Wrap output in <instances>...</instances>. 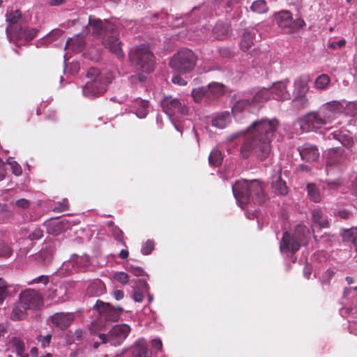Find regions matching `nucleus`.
Wrapping results in <instances>:
<instances>
[{
  "mask_svg": "<svg viewBox=\"0 0 357 357\" xmlns=\"http://www.w3.org/2000/svg\"><path fill=\"white\" fill-rule=\"evenodd\" d=\"M279 127L280 122L276 118L264 117L253 121L245 130L231 135L227 139L232 141L245 135V141L241 148V156L248 158L255 154L257 158L263 160L271 154V143Z\"/></svg>",
  "mask_w": 357,
  "mask_h": 357,
  "instance_id": "obj_1",
  "label": "nucleus"
},
{
  "mask_svg": "<svg viewBox=\"0 0 357 357\" xmlns=\"http://www.w3.org/2000/svg\"><path fill=\"white\" fill-rule=\"evenodd\" d=\"M343 101L332 100L321 105L318 110L312 111L299 118L296 123L303 132L315 131L331 123L344 111Z\"/></svg>",
  "mask_w": 357,
  "mask_h": 357,
  "instance_id": "obj_2",
  "label": "nucleus"
},
{
  "mask_svg": "<svg viewBox=\"0 0 357 357\" xmlns=\"http://www.w3.org/2000/svg\"><path fill=\"white\" fill-rule=\"evenodd\" d=\"M87 19L88 24L92 28L93 34L96 36L105 35L102 45L109 52L115 54L118 58L123 57L124 54L121 48V43L118 38V31L114 24L105 21L103 22L99 19H92L91 17L84 16V20Z\"/></svg>",
  "mask_w": 357,
  "mask_h": 357,
  "instance_id": "obj_3",
  "label": "nucleus"
},
{
  "mask_svg": "<svg viewBox=\"0 0 357 357\" xmlns=\"http://www.w3.org/2000/svg\"><path fill=\"white\" fill-rule=\"evenodd\" d=\"M232 191L238 204L244 208L251 201L261 204L266 200L263 187L258 180H241L232 185Z\"/></svg>",
  "mask_w": 357,
  "mask_h": 357,
  "instance_id": "obj_4",
  "label": "nucleus"
},
{
  "mask_svg": "<svg viewBox=\"0 0 357 357\" xmlns=\"http://www.w3.org/2000/svg\"><path fill=\"white\" fill-rule=\"evenodd\" d=\"M310 231L305 225H297L293 234L285 232L280 243L281 252H296L301 245L307 243Z\"/></svg>",
  "mask_w": 357,
  "mask_h": 357,
  "instance_id": "obj_5",
  "label": "nucleus"
},
{
  "mask_svg": "<svg viewBox=\"0 0 357 357\" xmlns=\"http://www.w3.org/2000/svg\"><path fill=\"white\" fill-rule=\"evenodd\" d=\"M129 58L132 64L137 70L147 73L154 70V56L146 45H141L132 49L130 52Z\"/></svg>",
  "mask_w": 357,
  "mask_h": 357,
  "instance_id": "obj_6",
  "label": "nucleus"
},
{
  "mask_svg": "<svg viewBox=\"0 0 357 357\" xmlns=\"http://www.w3.org/2000/svg\"><path fill=\"white\" fill-rule=\"evenodd\" d=\"M86 76L91 80L82 88L84 96L88 98H93L106 91V86L110 82V80L108 77L100 73L98 69L96 68H89Z\"/></svg>",
  "mask_w": 357,
  "mask_h": 357,
  "instance_id": "obj_7",
  "label": "nucleus"
},
{
  "mask_svg": "<svg viewBox=\"0 0 357 357\" xmlns=\"http://www.w3.org/2000/svg\"><path fill=\"white\" fill-rule=\"evenodd\" d=\"M197 60V56L192 50L183 48L173 55L169 66L176 72L186 74L194 70Z\"/></svg>",
  "mask_w": 357,
  "mask_h": 357,
  "instance_id": "obj_8",
  "label": "nucleus"
},
{
  "mask_svg": "<svg viewBox=\"0 0 357 357\" xmlns=\"http://www.w3.org/2000/svg\"><path fill=\"white\" fill-rule=\"evenodd\" d=\"M161 106L163 111L171 119L175 129L179 132L182 133L183 130V126L181 123L172 119V116L176 114H188V107L184 104L181 103L178 98H173L172 96L165 97L161 101Z\"/></svg>",
  "mask_w": 357,
  "mask_h": 357,
  "instance_id": "obj_9",
  "label": "nucleus"
},
{
  "mask_svg": "<svg viewBox=\"0 0 357 357\" xmlns=\"http://www.w3.org/2000/svg\"><path fill=\"white\" fill-rule=\"evenodd\" d=\"M131 331L130 326L127 324H121L114 326L107 333H99L98 337L101 343H108L112 346H119L128 336Z\"/></svg>",
  "mask_w": 357,
  "mask_h": 357,
  "instance_id": "obj_10",
  "label": "nucleus"
},
{
  "mask_svg": "<svg viewBox=\"0 0 357 357\" xmlns=\"http://www.w3.org/2000/svg\"><path fill=\"white\" fill-rule=\"evenodd\" d=\"M275 20L278 26L286 33H293L305 24L301 19L293 20L291 13L288 10H281L275 13Z\"/></svg>",
  "mask_w": 357,
  "mask_h": 357,
  "instance_id": "obj_11",
  "label": "nucleus"
},
{
  "mask_svg": "<svg viewBox=\"0 0 357 357\" xmlns=\"http://www.w3.org/2000/svg\"><path fill=\"white\" fill-rule=\"evenodd\" d=\"M20 301L24 310H36L43 303L40 293L33 289H26L20 294Z\"/></svg>",
  "mask_w": 357,
  "mask_h": 357,
  "instance_id": "obj_12",
  "label": "nucleus"
},
{
  "mask_svg": "<svg viewBox=\"0 0 357 357\" xmlns=\"http://www.w3.org/2000/svg\"><path fill=\"white\" fill-rule=\"evenodd\" d=\"M245 93L255 110L260 109L267 100L271 99L269 89L264 87L252 89Z\"/></svg>",
  "mask_w": 357,
  "mask_h": 357,
  "instance_id": "obj_13",
  "label": "nucleus"
},
{
  "mask_svg": "<svg viewBox=\"0 0 357 357\" xmlns=\"http://www.w3.org/2000/svg\"><path fill=\"white\" fill-rule=\"evenodd\" d=\"M308 82L307 76H301L294 81V95L295 99L301 102L303 107L308 106V100L305 97L309 89Z\"/></svg>",
  "mask_w": 357,
  "mask_h": 357,
  "instance_id": "obj_14",
  "label": "nucleus"
},
{
  "mask_svg": "<svg viewBox=\"0 0 357 357\" xmlns=\"http://www.w3.org/2000/svg\"><path fill=\"white\" fill-rule=\"evenodd\" d=\"M75 319L73 312H56L49 317L48 322L53 327L64 330L74 321Z\"/></svg>",
  "mask_w": 357,
  "mask_h": 357,
  "instance_id": "obj_15",
  "label": "nucleus"
},
{
  "mask_svg": "<svg viewBox=\"0 0 357 357\" xmlns=\"http://www.w3.org/2000/svg\"><path fill=\"white\" fill-rule=\"evenodd\" d=\"M38 32V29L34 28H22L20 27L17 31L10 33V28H6L7 36L10 41L19 43L20 40H24V42H28L33 39Z\"/></svg>",
  "mask_w": 357,
  "mask_h": 357,
  "instance_id": "obj_16",
  "label": "nucleus"
},
{
  "mask_svg": "<svg viewBox=\"0 0 357 357\" xmlns=\"http://www.w3.org/2000/svg\"><path fill=\"white\" fill-rule=\"evenodd\" d=\"M288 80L277 82L273 84L268 89L270 91V98L278 100H287L291 98V94L287 90Z\"/></svg>",
  "mask_w": 357,
  "mask_h": 357,
  "instance_id": "obj_17",
  "label": "nucleus"
},
{
  "mask_svg": "<svg viewBox=\"0 0 357 357\" xmlns=\"http://www.w3.org/2000/svg\"><path fill=\"white\" fill-rule=\"evenodd\" d=\"M130 357H151L152 351L148 349L144 338L137 339L132 344Z\"/></svg>",
  "mask_w": 357,
  "mask_h": 357,
  "instance_id": "obj_18",
  "label": "nucleus"
},
{
  "mask_svg": "<svg viewBox=\"0 0 357 357\" xmlns=\"http://www.w3.org/2000/svg\"><path fill=\"white\" fill-rule=\"evenodd\" d=\"M245 111H248V112L255 111V109L251 106L250 102L245 93L243 94V98L238 99L234 103L231 108L232 114L236 119Z\"/></svg>",
  "mask_w": 357,
  "mask_h": 357,
  "instance_id": "obj_19",
  "label": "nucleus"
},
{
  "mask_svg": "<svg viewBox=\"0 0 357 357\" xmlns=\"http://www.w3.org/2000/svg\"><path fill=\"white\" fill-rule=\"evenodd\" d=\"M89 33V29L86 27L81 33L75 35L68 39L66 43V48L73 52H79L83 50L84 42L83 37Z\"/></svg>",
  "mask_w": 357,
  "mask_h": 357,
  "instance_id": "obj_20",
  "label": "nucleus"
},
{
  "mask_svg": "<svg viewBox=\"0 0 357 357\" xmlns=\"http://www.w3.org/2000/svg\"><path fill=\"white\" fill-rule=\"evenodd\" d=\"M342 155V149L339 147L328 149L324 153V156L326 158L327 174H328L330 166L341 162Z\"/></svg>",
  "mask_w": 357,
  "mask_h": 357,
  "instance_id": "obj_21",
  "label": "nucleus"
},
{
  "mask_svg": "<svg viewBox=\"0 0 357 357\" xmlns=\"http://www.w3.org/2000/svg\"><path fill=\"white\" fill-rule=\"evenodd\" d=\"M301 157L306 161H314L318 158L319 155L317 148L310 144H305L298 149Z\"/></svg>",
  "mask_w": 357,
  "mask_h": 357,
  "instance_id": "obj_22",
  "label": "nucleus"
},
{
  "mask_svg": "<svg viewBox=\"0 0 357 357\" xmlns=\"http://www.w3.org/2000/svg\"><path fill=\"white\" fill-rule=\"evenodd\" d=\"M329 140H336L342 146L349 148L353 144V139L351 135L347 131L336 130L328 135Z\"/></svg>",
  "mask_w": 357,
  "mask_h": 357,
  "instance_id": "obj_23",
  "label": "nucleus"
},
{
  "mask_svg": "<svg viewBox=\"0 0 357 357\" xmlns=\"http://www.w3.org/2000/svg\"><path fill=\"white\" fill-rule=\"evenodd\" d=\"M329 140H336L342 146L349 148L353 144V139L351 135L347 131L336 130L328 135Z\"/></svg>",
  "mask_w": 357,
  "mask_h": 357,
  "instance_id": "obj_24",
  "label": "nucleus"
},
{
  "mask_svg": "<svg viewBox=\"0 0 357 357\" xmlns=\"http://www.w3.org/2000/svg\"><path fill=\"white\" fill-rule=\"evenodd\" d=\"M66 293L65 285H54L49 289L47 296L55 303H63L67 299Z\"/></svg>",
  "mask_w": 357,
  "mask_h": 357,
  "instance_id": "obj_25",
  "label": "nucleus"
},
{
  "mask_svg": "<svg viewBox=\"0 0 357 357\" xmlns=\"http://www.w3.org/2000/svg\"><path fill=\"white\" fill-rule=\"evenodd\" d=\"M207 88V101L213 102L225 93V86L218 82H212L206 86Z\"/></svg>",
  "mask_w": 357,
  "mask_h": 357,
  "instance_id": "obj_26",
  "label": "nucleus"
},
{
  "mask_svg": "<svg viewBox=\"0 0 357 357\" xmlns=\"http://www.w3.org/2000/svg\"><path fill=\"white\" fill-rule=\"evenodd\" d=\"M271 187L274 193L277 195H284L287 194L286 183L281 178L280 171H278L272 176Z\"/></svg>",
  "mask_w": 357,
  "mask_h": 357,
  "instance_id": "obj_27",
  "label": "nucleus"
},
{
  "mask_svg": "<svg viewBox=\"0 0 357 357\" xmlns=\"http://www.w3.org/2000/svg\"><path fill=\"white\" fill-rule=\"evenodd\" d=\"M231 122V116L229 112H223L215 114L211 118V126L213 127L222 129Z\"/></svg>",
  "mask_w": 357,
  "mask_h": 357,
  "instance_id": "obj_28",
  "label": "nucleus"
},
{
  "mask_svg": "<svg viewBox=\"0 0 357 357\" xmlns=\"http://www.w3.org/2000/svg\"><path fill=\"white\" fill-rule=\"evenodd\" d=\"M231 31L230 26L227 22H218L213 29L214 37L218 40L227 38L230 36Z\"/></svg>",
  "mask_w": 357,
  "mask_h": 357,
  "instance_id": "obj_29",
  "label": "nucleus"
},
{
  "mask_svg": "<svg viewBox=\"0 0 357 357\" xmlns=\"http://www.w3.org/2000/svg\"><path fill=\"white\" fill-rule=\"evenodd\" d=\"M312 228L319 227V228L329 227V222L326 217L324 216L320 208H314L312 211Z\"/></svg>",
  "mask_w": 357,
  "mask_h": 357,
  "instance_id": "obj_30",
  "label": "nucleus"
},
{
  "mask_svg": "<svg viewBox=\"0 0 357 357\" xmlns=\"http://www.w3.org/2000/svg\"><path fill=\"white\" fill-rule=\"evenodd\" d=\"M63 34V31L59 29H55L51 31L47 36L43 37L37 41L36 47H41L47 46L57 40Z\"/></svg>",
  "mask_w": 357,
  "mask_h": 357,
  "instance_id": "obj_31",
  "label": "nucleus"
},
{
  "mask_svg": "<svg viewBox=\"0 0 357 357\" xmlns=\"http://www.w3.org/2000/svg\"><path fill=\"white\" fill-rule=\"evenodd\" d=\"M255 35L256 30L255 29L244 31L240 43V47L243 51H248L252 46Z\"/></svg>",
  "mask_w": 357,
  "mask_h": 357,
  "instance_id": "obj_32",
  "label": "nucleus"
},
{
  "mask_svg": "<svg viewBox=\"0 0 357 357\" xmlns=\"http://www.w3.org/2000/svg\"><path fill=\"white\" fill-rule=\"evenodd\" d=\"M8 348L15 350L16 354L20 357H29L26 354H24L25 344L18 337H13L8 342Z\"/></svg>",
  "mask_w": 357,
  "mask_h": 357,
  "instance_id": "obj_33",
  "label": "nucleus"
},
{
  "mask_svg": "<svg viewBox=\"0 0 357 357\" xmlns=\"http://www.w3.org/2000/svg\"><path fill=\"white\" fill-rule=\"evenodd\" d=\"M331 77L326 74H321L316 77L314 88L318 91L327 90L331 84Z\"/></svg>",
  "mask_w": 357,
  "mask_h": 357,
  "instance_id": "obj_34",
  "label": "nucleus"
},
{
  "mask_svg": "<svg viewBox=\"0 0 357 357\" xmlns=\"http://www.w3.org/2000/svg\"><path fill=\"white\" fill-rule=\"evenodd\" d=\"M73 259V264L77 269L86 267L89 264V258L86 255L78 256L76 255H72Z\"/></svg>",
  "mask_w": 357,
  "mask_h": 357,
  "instance_id": "obj_35",
  "label": "nucleus"
},
{
  "mask_svg": "<svg viewBox=\"0 0 357 357\" xmlns=\"http://www.w3.org/2000/svg\"><path fill=\"white\" fill-rule=\"evenodd\" d=\"M52 251L51 243H45L39 253L40 260L44 263L48 262L52 258Z\"/></svg>",
  "mask_w": 357,
  "mask_h": 357,
  "instance_id": "obj_36",
  "label": "nucleus"
},
{
  "mask_svg": "<svg viewBox=\"0 0 357 357\" xmlns=\"http://www.w3.org/2000/svg\"><path fill=\"white\" fill-rule=\"evenodd\" d=\"M307 190L308 196L312 201L317 203L321 200V194L314 184H313V183L307 184Z\"/></svg>",
  "mask_w": 357,
  "mask_h": 357,
  "instance_id": "obj_37",
  "label": "nucleus"
},
{
  "mask_svg": "<svg viewBox=\"0 0 357 357\" xmlns=\"http://www.w3.org/2000/svg\"><path fill=\"white\" fill-rule=\"evenodd\" d=\"M105 291L103 283L100 280H96L91 283L88 287V292L91 295L98 296Z\"/></svg>",
  "mask_w": 357,
  "mask_h": 357,
  "instance_id": "obj_38",
  "label": "nucleus"
},
{
  "mask_svg": "<svg viewBox=\"0 0 357 357\" xmlns=\"http://www.w3.org/2000/svg\"><path fill=\"white\" fill-rule=\"evenodd\" d=\"M207 89L206 86L192 89L191 96L194 101L199 102L204 97L207 99Z\"/></svg>",
  "mask_w": 357,
  "mask_h": 357,
  "instance_id": "obj_39",
  "label": "nucleus"
},
{
  "mask_svg": "<svg viewBox=\"0 0 357 357\" xmlns=\"http://www.w3.org/2000/svg\"><path fill=\"white\" fill-rule=\"evenodd\" d=\"M136 104L138 105V107L136 109V115L140 119L145 118L148 113V102L137 99Z\"/></svg>",
  "mask_w": 357,
  "mask_h": 357,
  "instance_id": "obj_40",
  "label": "nucleus"
},
{
  "mask_svg": "<svg viewBox=\"0 0 357 357\" xmlns=\"http://www.w3.org/2000/svg\"><path fill=\"white\" fill-rule=\"evenodd\" d=\"M21 14L19 10H16L14 11H10L6 14V20L9 23V26L8 27L10 28V33H15L16 31L13 30V24L17 23L18 20L20 18Z\"/></svg>",
  "mask_w": 357,
  "mask_h": 357,
  "instance_id": "obj_41",
  "label": "nucleus"
},
{
  "mask_svg": "<svg viewBox=\"0 0 357 357\" xmlns=\"http://www.w3.org/2000/svg\"><path fill=\"white\" fill-rule=\"evenodd\" d=\"M26 310H22L20 305H15L10 313V319L13 321H20L26 316Z\"/></svg>",
  "mask_w": 357,
  "mask_h": 357,
  "instance_id": "obj_42",
  "label": "nucleus"
},
{
  "mask_svg": "<svg viewBox=\"0 0 357 357\" xmlns=\"http://www.w3.org/2000/svg\"><path fill=\"white\" fill-rule=\"evenodd\" d=\"M122 311L123 309L121 307L114 308L112 306L109 311H107L104 319L107 321H116L119 319Z\"/></svg>",
  "mask_w": 357,
  "mask_h": 357,
  "instance_id": "obj_43",
  "label": "nucleus"
},
{
  "mask_svg": "<svg viewBox=\"0 0 357 357\" xmlns=\"http://www.w3.org/2000/svg\"><path fill=\"white\" fill-rule=\"evenodd\" d=\"M111 307L110 304L100 300H98L94 305L95 310L102 318L105 317Z\"/></svg>",
  "mask_w": 357,
  "mask_h": 357,
  "instance_id": "obj_44",
  "label": "nucleus"
},
{
  "mask_svg": "<svg viewBox=\"0 0 357 357\" xmlns=\"http://www.w3.org/2000/svg\"><path fill=\"white\" fill-rule=\"evenodd\" d=\"M111 307L110 304L100 300H98L94 305L95 310L102 318L105 317Z\"/></svg>",
  "mask_w": 357,
  "mask_h": 357,
  "instance_id": "obj_45",
  "label": "nucleus"
},
{
  "mask_svg": "<svg viewBox=\"0 0 357 357\" xmlns=\"http://www.w3.org/2000/svg\"><path fill=\"white\" fill-rule=\"evenodd\" d=\"M209 163L213 166H219L222 161V155L218 149H213L208 157Z\"/></svg>",
  "mask_w": 357,
  "mask_h": 357,
  "instance_id": "obj_46",
  "label": "nucleus"
},
{
  "mask_svg": "<svg viewBox=\"0 0 357 357\" xmlns=\"http://www.w3.org/2000/svg\"><path fill=\"white\" fill-rule=\"evenodd\" d=\"M77 269L73 264V259L71 257L69 260L63 263L61 266L60 267L59 272L61 274H70L74 271H76Z\"/></svg>",
  "mask_w": 357,
  "mask_h": 357,
  "instance_id": "obj_47",
  "label": "nucleus"
},
{
  "mask_svg": "<svg viewBox=\"0 0 357 357\" xmlns=\"http://www.w3.org/2000/svg\"><path fill=\"white\" fill-rule=\"evenodd\" d=\"M251 10L257 13H264L267 11L268 7L264 0H257L252 3Z\"/></svg>",
  "mask_w": 357,
  "mask_h": 357,
  "instance_id": "obj_48",
  "label": "nucleus"
},
{
  "mask_svg": "<svg viewBox=\"0 0 357 357\" xmlns=\"http://www.w3.org/2000/svg\"><path fill=\"white\" fill-rule=\"evenodd\" d=\"M357 235V227H352L344 229L342 234V238L345 241H352L354 243L356 239L355 236Z\"/></svg>",
  "mask_w": 357,
  "mask_h": 357,
  "instance_id": "obj_49",
  "label": "nucleus"
},
{
  "mask_svg": "<svg viewBox=\"0 0 357 357\" xmlns=\"http://www.w3.org/2000/svg\"><path fill=\"white\" fill-rule=\"evenodd\" d=\"M10 287L7 285L5 281L0 279V305H2L5 298L9 296Z\"/></svg>",
  "mask_w": 357,
  "mask_h": 357,
  "instance_id": "obj_50",
  "label": "nucleus"
},
{
  "mask_svg": "<svg viewBox=\"0 0 357 357\" xmlns=\"http://www.w3.org/2000/svg\"><path fill=\"white\" fill-rule=\"evenodd\" d=\"M344 110L349 115L354 116L357 114V100L349 102L345 106L344 105Z\"/></svg>",
  "mask_w": 357,
  "mask_h": 357,
  "instance_id": "obj_51",
  "label": "nucleus"
},
{
  "mask_svg": "<svg viewBox=\"0 0 357 357\" xmlns=\"http://www.w3.org/2000/svg\"><path fill=\"white\" fill-rule=\"evenodd\" d=\"M113 278L122 284H126L129 281V275L125 272H116L114 273Z\"/></svg>",
  "mask_w": 357,
  "mask_h": 357,
  "instance_id": "obj_52",
  "label": "nucleus"
},
{
  "mask_svg": "<svg viewBox=\"0 0 357 357\" xmlns=\"http://www.w3.org/2000/svg\"><path fill=\"white\" fill-rule=\"evenodd\" d=\"M12 255L10 247L4 242H0V257H9Z\"/></svg>",
  "mask_w": 357,
  "mask_h": 357,
  "instance_id": "obj_53",
  "label": "nucleus"
},
{
  "mask_svg": "<svg viewBox=\"0 0 357 357\" xmlns=\"http://www.w3.org/2000/svg\"><path fill=\"white\" fill-rule=\"evenodd\" d=\"M335 272L333 270L329 268L326 270L321 278V282L323 284L328 285L330 284V282L332 278L334 276Z\"/></svg>",
  "mask_w": 357,
  "mask_h": 357,
  "instance_id": "obj_54",
  "label": "nucleus"
},
{
  "mask_svg": "<svg viewBox=\"0 0 357 357\" xmlns=\"http://www.w3.org/2000/svg\"><path fill=\"white\" fill-rule=\"evenodd\" d=\"M7 163L10 165L13 174L15 176H20L22 174V167L16 161L8 160Z\"/></svg>",
  "mask_w": 357,
  "mask_h": 357,
  "instance_id": "obj_55",
  "label": "nucleus"
},
{
  "mask_svg": "<svg viewBox=\"0 0 357 357\" xmlns=\"http://www.w3.org/2000/svg\"><path fill=\"white\" fill-rule=\"evenodd\" d=\"M154 248V243L151 240H148L143 243L141 249V252L144 255L151 254Z\"/></svg>",
  "mask_w": 357,
  "mask_h": 357,
  "instance_id": "obj_56",
  "label": "nucleus"
},
{
  "mask_svg": "<svg viewBox=\"0 0 357 357\" xmlns=\"http://www.w3.org/2000/svg\"><path fill=\"white\" fill-rule=\"evenodd\" d=\"M52 335L50 334H47L45 336L38 335L37 337V340L40 343L41 347L45 348L48 347L51 342Z\"/></svg>",
  "mask_w": 357,
  "mask_h": 357,
  "instance_id": "obj_57",
  "label": "nucleus"
},
{
  "mask_svg": "<svg viewBox=\"0 0 357 357\" xmlns=\"http://www.w3.org/2000/svg\"><path fill=\"white\" fill-rule=\"evenodd\" d=\"M151 346L153 352H159L162 349V343L160 338H155L151 340Z\"/></svg>",
  "mask_w": 357,
  "mask_h": 357,
  "instance_id": "obj_58",
  "label": "nucleus"
},
{
  "mask_svg": "<svg viewBox=\"0 0 357 357\" xmlns=\"http://www.w3.org/2000/svg\"><path fill=\"white\" fill-rule=\"evenodd\" d=\"M68 201L66 199H63L61 202H59L56 204L53 208V211L56 212L64 211L68 208Z\"/></svg>",
  "mask_w": 357,
  "mask_h": 357,
  "instance_id": "obj_59",
  "label": "nucleus"
},
{
  "mask_svg": "<svg viewBox=\"0 0 357 357\" xmlns=\"http://www.w3.org/2000/svg\"><path fill=\"white\" fill-rule=\"evenodd\" d=\"M49 282L48 276L47 275H40L34 279H33L31 281L29 282V284H39L42 283L44 285H46Z\"/></svg>",
  "mask_w": 357,
  "mask_h": 357,
  "instance_id": "obj_60",
  "label": "nucleus"
},
{
  "mask_svg": "<svg viewBox=\"0 0 357 357\" xmlns=\"http://www.w3.org/2000/svg\"><path fill=\"white\" fill-rule=\"evenodd\" d=\"M132 298L135 302H138V303L142 302V301L144 299V296L137 287H133V293H132Z\"/></svg>",
  "mask_w": 357,
  "mask_h": 357,
  "instance_id": "obj_61",
  "label": "nucleus"
},
{
  "mask_svg": "<svg viewBox=\"0 0 357 357\" xmlns=\"http://www.w3.org/2000/svg\"><path fill=\"white\" fill-rule=\"evenodd\" d=\"M43 235V231L39 228H36L29 234V238L31 241L38 240L42 238Z\"/></svg>",
  "mask_w": 357,
  "mask_h": 357,
  "instance_id": "obj_62",
  "label": "nucleus"
},
{
  "mask_svg": "<svg viewBox=\"0 0 357 357\" xmlns=\"http://www.w3.org/2000/svg\"><path fill=\"white\" fill-rule=\"evenodd\" d=\"M172 82L174 84H177L178 86H185L187 84V81L182 78L179 75H175L172 78Z\"/></svg>",
  "mask_w": 357,
  "mask_h": 357,
  "instance_id": "obj_63",
  "label": "nucleus"
},
{
  "mask_svg": "<svg viewBox=\"0 0 357 357\" xmlns=\"http://www.w3.org/2000/svg\"><path fill=\"white\" fill-rule=\"evenodd\" d=\"M146 76L140 73L130 77V81L132 84L136 83L137 82H144L146 80Z\"/></svg>",
  "mask_w": 357,
  "mask_h": 357,
  "instance_id": "obj_64",
  "label": "nucleus"
}]
</instances>
